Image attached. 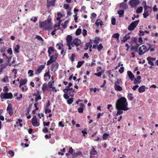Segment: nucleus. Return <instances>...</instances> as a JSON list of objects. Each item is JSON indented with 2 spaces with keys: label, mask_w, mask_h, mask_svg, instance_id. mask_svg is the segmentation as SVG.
<instances>
[{
  "label": "nucleus",
  "mask_w": 158,
  "mask_h": 158,
  "mask_svg": "<svg viewBox=\"0 0 158 158\" xmlns=\"http://www.w3.org/2000/svg\"><path fill=\"white\" fill-rule=\"evenodd\" d=\"M128 104L126 98L122 97L118 99L116 102V108L117 109H122L126 111L129 110Z\"/></svg>",
  "instance_id": "1"
},
{
  "label": "nucleus",
  "mask_w": 158,
  "mask_h": 158,
  "mask_svg": "<svg viewBox=\"0 0 158 158\" xmlns=\"http://www.w3.org/2000/svg\"><path fill=\"white\" fill-rule=\"evenodd\" d=\"M51 18H48L47 20L40 23L39 27L40 28L44 27L46 30L52 29V23L51 22Z\"/></svg>",
  "instance_id": "2"
},
{
  "label": "nucleus",
  "mask_w": 158,
  "mask_h": 158,
  "mask_svg": "<svg viewBox=\"0 0 158 158\" xmlns=\"http://www.w3.org/2000/svg\"><path fill=\"white\" fill-rule=\"evenodd\" d=\"M81 44V41L78 38L75 39L73 40L71 43V46L73 47H74V45L76 47L77 50H80V49L78 46L80 45Z\"/></svg>",
  "instance_id": "3"
},
{
  "label": "nucleus",
  "mask_w": 158,
  "mask_h": 158,
  "mask_svg": "<svg viewBox=\"0 0 158 158\" xmlns=\"http://www.w3.org/2000/svg\"><path fill=\"white\" fill-rule=\"evenodd\" d=\"M139 20H138L132 23L128 27L129 31H131L134 30L138 24Z\"/></svg>",
  "instance_id": "4"
},
{
  "label": "nucleus",
  "mask_w": 158,
  "mask_h": 158,
  "mask_svg": "<svg viewBox=\"0 0 158 158\" xmlns=\"http://www.w3.org/2000/svg\"><path fill=\"white\" fill-rule=\"evenodd\" d=\"M55 53L54 55H52L51 56H49L50 57L49 60L47 62V65H49L52 63L55 62L57 59V55Z\"/></svg>",
  "instance_id": "5"
},
{
  "label": "nucleus",
  "mask_w": 158,
  "mask_h": 158,
  "mask_svg": "<svg viewBox=\"0 0 158 158\" xmlns=\"http://www.w3.org/2000/svg\"><path fill=\"white\" fill-rule=\"evenodd\" d=\"M48 56H51V55L52 54V55H54L55 53L56 54L57 56V57L58 56V54L57 53V51L54 49L53 47H49L48 50Z\"/></svg>",
  "instance_id": "6"
},
{
  "label": "nucleus",
  "mask_w": 158,
  "mask_h": 158,
  "mask_svg": "<svg viewBox=\"0 0 158 158\" xmlns=\"http://www.w3.org/2000/svg\"><path fill=\"white\" fill-rule=\"evenodd\" d=\"M1 98H3L5 99H11L13 97V95L11 93H2L1 94Z\"/></svg>",
  "instance_id": "7"
},
{
  "label": "nucleus",
  "mask_w": 158,
  "mask_h": 158,
  "mask_svg": "<svg viewBox=\"0 0 158 158\" xmlns=\"http://www.w3.org/2000/svg\"><path fill=\"white\" fill-rule=\"evenodd\" d=\"M140 2L139 0H130L129 4L131 7H135L138 6Z\"/></svg>",
  "instance_id": "8"
},
{
  "label": "nucleus",
  "mask_w": 158,
  "mask_h": 158,
  "mask_svg": "<svg viewBox=\"0 0 158 158\" xmlns=\"http://www.w3.org/2000/svg\"><path fill=\"white\" fill-rule=\"evenodd\" d=\"M46 63H44V64L41 65L37 67V69L35 71V74H39L41 72L42 69H44L45 67V65Z\"/></svg>",
  "instance_id": "9"
},
{
  "label": "nucleus",
  "mask_w": 158,
  "mask_h": 158,
  "mask_svg": "<svg viewBox=\"0 0 158 158\" xmlns=\"http://www.w3.org/2000/svg\"><path fill=\"white\" fill-rule=\"evenodd\" d=\"M31 123L35 127H38L40 125L39 123L37 121L36 117L34 116L32 118Z\"/></svg>",
  "instance_id": "10"
},
{
  "label": "nucleus",
  "mask_w": 158,
  "mask_h": 158,
  "mask_svg": "<svg viewBox=\"0 0 158 158\" xmlns=\"http://www.w3.org/2000/svg\"><path fill=\"white\" fill-rule=\"evenodd\" d=\"M56 0H47V1L46 6L49 8L51 6H55Z\"/></svg>",
  "instance_id": "11"
},
{
  "label": "nucleus",
  "mask_w": 158,
  "mask_h": 158,
  "mask_svg": "<svg viewBox=\"0 0 158 158\" xmlns=\"http://www.w3.org/2000/svg\"><path fill=\"white\" fill-rule=\"evenodd\" d=\"M6 110L9 115L11 116L13 114V110L12 108V105L10 103L8 104Z\"/></svg>",
  "instance_id": "12"
},
{
  "label": "nucleus",
  "mask_w": 158,
  "mask_h": 158,
  "mask_svg": "<svg viewBox=\"0 0 158 158\" xmlns=\"http://www.w3.org/2000/svg\"><path fill=\"white\" fill-rule=\"evenodd\" d=\"M59 64L58 63L55 61L52 64V70H54V72L56 71L58 69Z\"/></svg>",
  "instance_id": "13"
},
{
  "label": "nucleus",
  "mask_w": 158,
  "mask_h": 158,
  "mask_svg": "<svg viewBox=\"0 0 158 158\" xmlns=\"http://www.w3.org/2000/svg\"><path fill=\"white\" fill-rule=\"evenodd\" d=\"M127 73L129 77L131 80L132 81L134 80L135 76L132 72L131 71H128Z\"/></svg>",
  "instance_id": "14"
},
{
  "label": "nucleus",
  "mask_w": 158,
  "mask_h": 158,
  "mask_svg": "<svg viewBox=\"0 0 158 158\" xmlns=\"http://www.w3.org/2000/svg\"><path fill=\"white\" fill-rule=\"evenodd\" d=\"M67 44H71L73 40L72 36L70 35H68L66 39Z\"/></svg>",
  "instance_id": "15"
},
{
  "label": "nucleus",
  "mask_w": 158,
  "mask_h": 158,
  "mask_svg": "<svg viewBox=\"0 0 158 158\" xmlns=\"http://www.w3.org/2000/svg\"><path fill=\"white\" fill-rule=\"evenodd\" d=\"M79 105L81 107L78 109V111L79 113H83L84 108V105L82 103H80Z\"/></svg>",
  "instance_id": "16"
},
{
  "label": "nucleus",
  "mask_w": 158,
  "mask_h": 158,
  "mask_svg": "<svg viewBox=\"0 0 158 158\" xmlns=\"http://www.w3.org/2000/svg\"><path fill=\"white\" fill-rule=\"evenodd\" d=\"M78 156L80 157H81L83 156V155L82 153L80 151H79L77 152H74L72 155V157H77Z\"/></svg>",
  "instance_id": "17"
},
{
  "label": "nucleus",
  "mask_w": 158,
  "mask_h": 158,
  "mask_svg": "<svg viewBox=\"0 0 158 158\" xmlns=\"http://www.w3.org/2000/svg\"><path fill=\"white\" fill-rule=\"evenodd\" d=\"M27 79H21L19 82V87H20L22 85H25L27 82Z\"/></svg>",
  "instance_id": "18"
},
{
  "label": "nucleus",
  "mask_w": 158,
  "mask_h": 158,
  "mask_svg": "<svg viewBox=\"0 0 158 158\" xmlns=\"http://www.w3.org/2000/svg\"><path fill=\"white\" fill-rule=\"evenodd\" d=\"M141 77L140 76H138L137 78L134 80V84H139V83L141 82Z\"/></svg>",
  "instance_id": "19"
},
{
  "label": "nucleus",
  "mask_w": 158,
  "mask_h": 158,
  "mask_svg": "<svg viewBox=\"0 0 158 158\" xmlns=\"http://www.w3.org/2000/svg\"><path fill=\"white\" fill-rule=\"evenodd\" d=\"M115 89L117 91H121L123 90V88L120 85L114 86Z\"/></svg>",
  "instance_id": "20"
},
{
  "label": "nucleus",
  "mask_w": 158,
  "mask_h": 158,
  "mask_svg": "<svg viewBox=\"0 0 158 158\" xmlns=\"http://www.w3.org/2000/svg\"><path fill=\"white\" fill-rule=\"evenodd\" d=\"M122 84V81L121 80L117 79L114 83V85H120Z\"/></svg>",
  "instance_id": "21"
},
{
  "label": "nucleus",
  "mask_w": 158,
  "mask_h": 158,
  "mask_svg": "<svg viewBox=\"0 0 158 158\" xmlns=\"http://www.w3.org/2000/svg\"><path fill=\"white\" fill-rule=\"evenodd\" d=\"M120 7L124 9H127L128 8L127 4L123 2L120 3Z\"/></svg>",
  "instance_id": "22"
},
{
  "label": "nucleus",
  "mask_w": 158,
  "mask_h": 158,
  "mask_svg": "<svg viewBox=\"0 0 158 158\" xmlns=\"http://www.w3.org/2000/svg\"><path fill=\"white\" fill-rule=\"evenodd\" d=\"M118 14L119 15L120 17L124 16V11L123 10H120L118 11Z\"/></svg>",
  "instance_id": "23"
},
{
  "label": "nucleus",
  "mask_w": 158,
  "mask_h": 158,
  "mask_svg": "<svg viewBox=\"0 0 158 158\" xmlns=\"http://www.w3.org/2000/svg\"><path fill=\"white\" fill-rule=\"evenodd\" d=\"M145 87L144 85L140 87L138 89L139 92L140 93H141L144 91L145 90Z\"/></svg>",
  "instance_id": "24"
},
{
  "label": "nucleus",
  "mask_w": 158,
  "mask_h": 158,
  "mask_svg": "<svg viewBox=\"0 0 158 158\" xmlns=\"http://www.w3.org/2000/svg\"><path fill=\"white\" fill-rule=\"evenodd\" d=\"M130 38V36L127 35H126L123 37V40H121V41L123 42L124 43L127 40L129 39Z\"/></svg>",
  "instance_id": "25"
},
{
  "label": "nucleus",
  "mask_w": 158,
  "mask_h": 158,
  "mask_svg": "<svg viewBox=\"0 0 158 158\" xmlns=\"http://www.w3.org/2000/svg\"><path fill=\"white\" fill-rule=\"evenodd\" d=\"M90 155H96L97 154V151H96L95 149V148L93 147L90 152Z\"/></svg>",
  "instance_id": "26"
},
{
  "label": "nucleus",
  "mask_w": 158,
  "mask_h": 158,
  "mask_svg": "<svg viewBox=\"0 0 158 158\" xmlns=\"http://www.w3.org/2000/svg\"><path fill=\"white\" fill-rule=\"evenodd\" d=\"M112 38H116L118 40H119V34L117 33L114 34L112 36Z\"/></svg>",
  "instance_id": "27"
},
{
  "label": "nucleus",
  "mask_w": 158,
  "mask_h": 158,
  "mask_svg": "<svg viewBox=\"0 0 158 158\" xmlns=\"http://www.w3.org/2000/svg\"><path fill=\"white\" fill-rule=\"evenodd\" d=\"M144 3H145V5L144 6V11H148V10L150 8V7L149 6H147L146 5V1H143V4Z\"/></svg>",
  "instance_id": "28"
},
{
  "label": "nucleus",
  "mask_w": 158,
  "mask_h": 158,
  "mask_svg": "<svg viewBox=\"0 0 158 158\" xmlns=\"http://www.w3.org/2000/svg\"><path fill=\"white\" fill-rule=\"evenodd\" d=\"M84 62L85 61L84 60L78 61L77 63V68H79L81 67Z\"/></svg>",
  "instance_id": "29"
},
{
  "label": "nucleus",
  "mask_w": 158,
  "mask_h": 158,
  "mask_svg": "<svg viewBox=\"0 0 158 158\" xmlns=\"http://www.w3.org/2000/svg\"><path fill=\"white\" fill-rule=\"evenodd\" d=\"M143 8L142 6H140L138 7L136 10V12L137 13L140 14L143 11Z\"/></svg>",
  "instance_id": "30"
},
{
  "label": "nucleus",
  "mask_w": 158,
  "mask_h": 158,
  "mask_svg": "<svg viewBox=\"0 0 158 158\" xmlns=\"http://www.w3.org/2000/svg\"><path fill=\"white\" fill-rule=\"evenodd\" d=\"M127 97L129 100L132 101L134 97L132 94L129 93L128 94Z\"/></svg>",
  "instance_id": "31"
},
{
  "label": "nucleus",
  "mask_w": 158,
  "mask_h": 158,
  "mask_svg": "<svg viewBox=\"0 0 158 158\" xmlns=\"http://www.w3.org/2000/svg\"><path fill=\"white\" fill-rule=\"evenodd\" d=\"M48 85L46 83H44L42 86V90L43 93H44L46 89L47 88Z\"/></svg>",
  "instance_id": "32"
},
{
  "label": "nucleus",
  "mask_w": 158,
  "mask_h": 158,
  "mask_svg": "<svg viewBox=\"0 0 158 158\" xmlns=\"http://www.w3.org/2000/svg\"><path fill=\"white\" fill-rule=\"evenodd\" d=\"M147 60L148 61V64L150 65L151 66H154V62L152 61L151 60V59H150L148 57L147 58Z\"/></svg>",
  "instance_id": "33"
},
{
  "label": "nucleus",
  "mask_w": 158,
  "mask_h": 158,
  "mask_svg": "<svg viewBox=\"0 0 158 158\" xmlns=\"http://www.w3.org/2000/svg\"><path fill=\"white\" fill-rule=\"evenodd\" d=\"M97 48L99 52H100L103 48V46L101 44H100L97 46Z\"/></svg>",
  "instance_id": "34"
},
{
  "label": "nucleus",
  "mask_w": 158,
  "mask_h": 158,
  "mask_svg": "<svg viewBox=\"0 0 158 158\" xmlns=\"http://www.w3.org/2000/svg\"><path fill=\"white\" fill-rule=\"evenodd\" d=\"M73 98H69L67 101V103L70 105L73 102Z\"/></svg>",
  "instance_id": "35"
},
{
  "label": "nucleus",
  "mask_w": 158,
  "mask_h": 158,
  "mask_svg": "<svg viewBox=\"0 0 158 158\" xmlns=\"http://www.w3.org/2000/svg\"><path fill=\"white\" fill-rule=\"evenodd\" d=\"M139 55H142L143 54L145 53L146 51H145L144 52H143L142 50L141 49V47H140L139 49Z\"/></svg>",
  "instance_id": "36"
},
{
  "label": "nucleus",
  "mask_w": 158,
  "mask_h": 158,
  "mask_svg": "<svg viewBox=\"0 0 158 158\" xmlns=\"http://www.w3.org/2000/svg\"><path fill=\"white\" fill-rule=\"evenodd\" d=\"M148 12V11H144V13L143 14V15L144 18H146L149 15V13Z\"/></svg>",
  "instance_id": "37"
},
{
  "label": "nucleus",
  "mask_w": 158,
  "mask_h": 158,
  "mask_svg": "<svg viewBox=\"0 0 158 158\" xmlns=\"http://www.w3.org/2000/svg\"><path fill=\"white\" fill-rule=\"evenodd\" d=\"M109 135L107 133H104L103 135V139L104 140H106L107 139Z\"/></svg>",
  "instance_id": "38"
},
{
  "label": "nucleus",
  "mask_w": 158,
  "mask_h": 158,
  "mask_svg": "<svg viewBox=\"0 0 158 158\" xmlns=\"http://www.w3.org/2000/svg\"><path fill=\"white\" fill-rule=\"evenodd\" d=\"M86 7L85 6H82L81 8V9L80 10L81 11H83L84 13H87V11L85 10Z\"/></svg>",
  "instance_id": "39"
},
{
  "label": "nucleus",
  "mask_w": 158,
  "mask_h": 158,
  "mask_svg": "<svg viewBox=\"0 0 158 158\" xmlns=\"http://www.w3.org/2000/svg\"><path fill=\"white\" fill-rule=\"evenodd\" d=\"M96 60H92V62H91L90 64H89V67H92L96 65L95 63Z\"/></svg>",
  "instance_id": "40"
},
{
  "label": "nucleus",
  "mask_w": 158,
  "mask_h": 158,
  "mask_svg": "<svg viewBox=\"0 0 158 158\" xmlns=\"http://www.w3.org/2000/svg\"><path fill=\"white\" fill-rule=\"evenodd\" d=\"M20 48V46L19 44H17L16 48L14 49V51L16 53H18L19 52V49Z\"/></svg>",
  "instance_id": "41"
},
{
  "label": "nucleus",
  "mask_w": 158,
  "mask_h": 158,
  "mask_svg": "<svg viewBox=\"0 0 158 158\" xmlns=\"http://www.w3.org/2000/svg\"><path fill=\"white\" fill-rule=\"evenodd\" d=\"M81 32V30L80 28L77 29L76 31V35H80Z\"/></svg>",
  "instance_id": "42"
},
{
  "label": "nucleus",
  "mask_w": 158,
  "mask_h": 158,
  "mask_svg": "<svg viewBox=\"0 0 158 158\" xmlns=\"http://www.w3.org/2000/svg\"><path fill=\"white\" fill-rule=\"evenodd\" d=\"M2 81L5 82H8L9 81V78L8 76H5L4 78L2 79Z\"/></svg>",
  "instance_id": "43"
},
{
  "label": "nucleus",
  "mask_w": 158,
  "mask_h": 158,
  "mask_svg": "<svg viewBox=\"0 0 158 158\" xmlns=\"http://www.w3.org/2000/svg\"><path fill=\"white\" fill-rule=\"evenodd\" d=\"M76 56V55L75 53H73L70 59L71 60L72 62L74 61V59Z\"/></svg>",
  "instance_id": "44"
},
{
  "label": "nucleus",
  "mask_w": 158,
  "mask_h": 158,
  "mask_svg": "<svg viewBox=\"0 0 158 158\" xmlns=\"http://www.w3.org/2000/svg\"><path fill=\"white\" fill-rule=\"evenodd\" d=\"M95 38L96 39L93 40V42L94 44L97 45L99 43L100 39L99 38L97 39L96 37Z\"/></svg>",
  "instance_id": "45"
},
{
  "label": "nucleus",
  "mask_w": 158,
  "mask_h": 158,
  "mask_svg": "<svg viewBox=\"0 0 158 158\" xmlns=\"http://www.w3.org/2000/svg\"><path fill=\"white\" fill-rule=\"evenodd\" d=\"M118 111H117V114H116V115H121L123 113V110L122 109H117Z\"/></svg>",
  "instance_id": "46"
},
{
  "label": "nucleus",
  "mask_w": 158,
  "mask_h": 158,
  "mask_svg": "<svg viewBox=\"0 0 158 158\" xmlns=\"http://www.w3.org/2000/svg\"><path fill=\"white\" fill-rule=\"evenodd\" d=\"M131 51L135 50V52H137V51L138 48H137V47H136L135 46H133L131 47Z\"/></svg>",
  "instance_id": "47"
},
{
  "label": "nucleus",
  "mask_w": 158,
  "mask_h": 158,
  "mask_svg": "<svg viewBox=\"0 0 158 158\" xmlns=\"http://www.w3.org/2000/svg\"><path fill=\"white\" fill-rule=\"evenodd\" d=\"M41 99V98L40 95H37L35 98V102H37L38 100Z\"/></svg>",
  "instance_id": "48"
},
{
  "label": "nucleus",
  "mask_w": 158,
  "mask_h": 158,
  "mask_svg": "<svg viewBox=\"0 0 158 158\" xmlns=\"http://www.w3.org/2000/svg\"><path fill=\"white\" fill-rule=\"evenodd\" d=\"M74 150L72 148V147H70L69 148V152L70 154H71L72 156L73 155V153L74 152H73Z\"/></svg>",
  "instance_id": "49"
},
{
  "label": "nucleus",
  "mask_w": 158,
  "mask_h": 158,
  "mask_svg": "<svg viewBox=\"0 0 158 158\" xmlns=\"http://www.w3.org/2000/svg\"><path fill=\"white\" fill-rule=\"evenodd\" d=\"M35 38L37 39L38 40H40L42 41H44V40L40 35H36L35 36Z\"/></svg>",
  "instance_id": "50"
},
{
  "label": "nucleus",
  "mask_w": 158,
  "mask_h": 158,
  "mask_svg": "<svg viewBox=\"0 0 158 158\" xmlns=\"http://www.w3.org/2000/svg\"><path fill=\"white\" fill-rule=\"evenodd\" d=\"M8 65V63H5L4 64H1L0 66V67L3 69Z\"/></svg>",
  "instance_id": "51"
},
{
  "label": "nucleus",
  "mask_w": 158,
  "mask_h": 158,
  "mask_svg": "<svg viewBox=\"0 0 158 158\" xmlns=\"http://www.w3.org/2000/svg\"><path fill=\"white\" fill-rule=\"evenodd\" d=\"M63 97L66 100L68 99L69 98V96L67 93L64 94L63 95Z\"/></svg>",
  "instance_id": "52"
},
{
  "label": "nucleus",
  "mask_w": 158,
  "mask_h": 158,
  "mask_svg": "<svg viewBox=\"0 0 158 158\" xmlns=\"http://www.w3.org/2000/svg\"><path fill=\"white\" fill-rule=\"evenodd\" d=\"M143 48V50L144 51H148V50H149V49L150 48V47L147 50V48L146 46H145L144 45H142V46L141 47Z\"/></svg>",
  "instance_id": "53"
},
{
  "label": "nucleus",
  "mask_w": 158,
  "mask_h": 158,
  "mask_svg": "<svg viewBox=\"0 0 158 158\" xmlns=\"http://www.w3.org/2000/svg\"><path fill=\"white\" fill-rule=\"evenodd\" d=\"M131 42L136 44L137 43V38L136 37H133L132 38Z\"/></svg>",
  "instance_id": "54"
},
{
  "label": "nucleus",
  "mask_w": 158,
  "mask_h": 158,
  "mask_svg": "<svg viewBox=\"0 0 158 158\" xmlns=\"http://www.w3.org/2000/svg\"><path fill=\"white\" fill-rule=\"evenodd\" d=\"M48 108H45L44 112L46 114H47L48 113H50L51 112V110L48 109Z\"/></svg>",
  "instance_id": "55"
},
{
  "label": "nucleus",
  "mask_w": 158,
  "mask_h": 158,
  "mask_svg": "<svg viewBox=\"0 0 158 158\" xmlns=\"http://www.w3.org/2000/svg\"><path fill=\"white\" fill-rule=\"evenodd\" d=\"M33 71L32 70H29L28 72V74H30V77H32L33 75Z\"/></svg>",
  "instance_id": "56"
},
{
  "label": "nucleus",
  "mask_w": 158,
  "mask_h": 158,
  "mask_svg": "<svg viewBox=\"0 0 158 158\" xmlns=\"http://www.w3.org/2000/svg\"><path fill=\"white\" fill-rule=\"evenodd\" d=\"M111 23L113 25L115 24L116 19L114 18H112L111 20Z\"/></svg>",
  "instance_id": "57"
},
{
  "label": "nucleus",
  "mask_w": 158,
  "mask_h": 158,
  "mask_svg": "<svg viewBox=\"0 0 158 158\" xmlns=\"http://www.w3.org/2000/svg\"><path fill=\"white\" fill-rule=\"evenodd\" d=\"M107 108L110 110V111H111V110L113 109V108L112 107V105L111 104L107 105Z\"/></svg>",
  "instance_id": "58"
},
{
  "label": "nucleus",
  "mask_w": 158,
  "mask_h": 158,
  "mask_svg": "<svg viewBox=\"0 0 158 158\" xmlns=\"http://www.w3.org/2000/svg\"><path fill=\"white\" fill-rule=\"evenodd\" d=\"M101 21V20L99 19L97 20L95 23V24L96 26H99V23H100V21Z\"/></svg>",
  "instance_id": "59"
},
{
  "label": "nucleus",
  "mask_w": 158,
  "mask_h": 158,
  "mask_svg": "<svg viewBox=\"0 0 158 158\" xmlns=\"http://www.w3.org/2000/svg\"><path fill=\"white\" fill-rule=\"evenodd\" d=\"M82 33L83 36H85L86 35L87 31L85 29H84L82 30Z\"/></svg>",
  "instance_id": "60"
},
{
  "label": "nucleus",
  "mask_w": 158,
  "mask_h": 158,
  "mask_svg": "<svg viewBox=\"0 0 158 158\" xmlns=\"http://www.w3.org/2000/svg\"><path fill=\"white\" fill-rule=\"evenodd\" d=\"M102 73L101 72H99L98 73H94V75L98 77H100L101 76Z\"/></svg>",
  "instance_id": "61"
},
{
  "label": "nucleus",
  "mask_w": 158,
  "mask_h": 158,
  "mask_svg": "<svg viewBox=\"0 0 158 158\" xmlns=\"http://www.w3.org/2000/svg\"><path fill=\"white\" fill-rule=\"evenodd\" d=\"M8 53L10 54V55L12 54V51L11 48H9L7 50Z\"/></svg>",
  "instance_id": "62"
},
{
  "label": "nucleus",
  "mask_w": 158,
  "mask_h": 158,
  "mask_svg": "<svg viewBox=\"0 0 158 158\" xmlns=\"http://www.w3.org/2000/svg\"><path fill=\"white\" fill-rule=\"evenodd\" d=\"M124 68L123 67H121L119 70L118 71L120 73H122L124 72Z\"/></svg>",
  "instance_id": "63"
},
{
  "label": "nucleus",
  "mask_w": 158,
  "mask_h": 158,
  "mask_svg": "<svg viewBox=\"0 0 158 158\" xmlns=\"http://www.w3.org/2000/svg\"><path fill=\"white\" fill-rule=\"evenodd\" d=\"M22 89L23 92L27 91L28 89L27 88L26 86V85H24L22 87Z\"/></svg>",
  "instance_id": "64"
}]
</instances>
